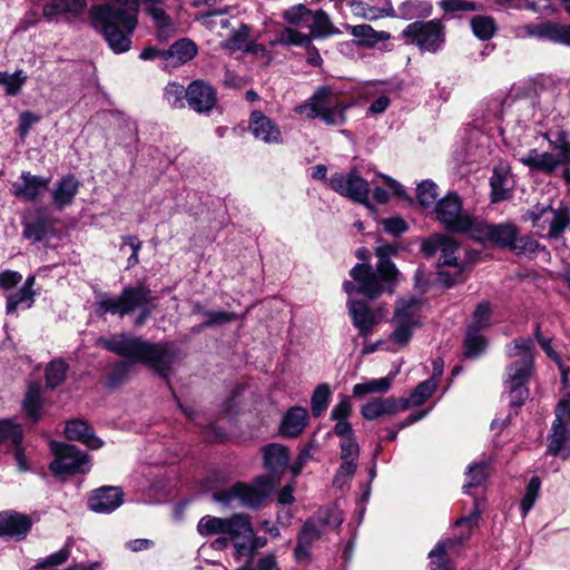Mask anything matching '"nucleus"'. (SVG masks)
<instances>
[{"label": "nucleus", "instance_id": "obj_41", "mask_svg": "<svg viewBox=\"0 0 570 570\" xmlns=\"http://www.w3.org/2000/svg\"><path fill=\"white\" fill-rule=\"evenodd\" d=\"M473 35L480 40H490L497 32V23L490 16H474L470 20Z\"/></svg>", "mask_w": 570, "mask_h": 570}, {"label": "nucleus", "instance_id": "obj_18", "mask_svg": "<svg viewBox=\"0 0 570 570\" xmlns=\"http://www.w3.org/2000/svg\"><path fill=\"white\" fill-rule=\"evenodd\" d=\"M517 38H538L570 47V24L529 23L517 28Z\"/></svg>", "mask_w": 570, "mask_h": 570}, {"label": "nucleus", "instance_id": "obj_7", "mask_svg": "<svg viewBox=\"0 0 570 570\" xmlns=\"http://www.w3.org/2000/svg\"><path fill=\"white\" fill-rule=\"evenodd\" d=\"M351 107L352 104L342 100L332 87L323 86L307 101L296 106L294 111L307 119L321 118L328 126H342Z\"/></svg>", "mask_w": 570, "mask_h": 570}, {"label": "nucleus", "instance_id": "obj_39", "mask_svg": "<svg viewBox=\"0 0 570 570\" xmlns=\"http://www.w3.org/2000/svg\"><path fill=\"white\" fill-rule=\"evenodd\" d=\"M42 397H41V387L39 384H32L28 387L22 407L24 413L29 419L33 422H37L41 419V410H42Z\"/></svg>", "mask_w": 570, "mask_h": 570}, {"label": "nucleus", "instance_id": "obj_19", "mask_svg": "<svg viewBox=\"0 0 570 570\" xmlns=\"http://www.w3.org/2000/svg\"><path fill=\"white\" fill-rule=\"evenodd\" d=\"M87 4V0H49L42 7V16L49 22L72 23L82 16Z\"/></svg>", "mask_w": 570, "mask_h": 570}, {"label": "nucleus", "instance_id": "obj_58", "mask_svg": "<svg viewBox=\"0 0 570 570\" xmlns=\"http://www.w3.org/2000/svg\"><path fill=\"white\" fill-rule=\"evenodd\" d=\"M164 97L167 102L173 107H184V98H186V89L184 86L173 82L167 85L164 91Z\"/></svg>", "mask_w": 570, "mask_h": 570}, {"label": "nucleus", "instance_id": "obj_16", "mask_svg": "<svg viewBox=\"0 0 570 570\" xmlns=\"http://www.w3.org/2000/svg\"><path fill=\"white\" fill-rule=\"evenodd\" d=\"M328 186L341 196L368 206L370 184L355 169L335 173L328 179Z\"/></svg>", "mask_w": 570, "mask_h": 570}, {"label": "nucleus", "instance_id": "obj_61", "mask_svg": "<svg viewBox=\"0 0 570 570\" xmlns=\"http://www.w3.org/2000/svg\"><path fill=\"white\" fill-rule=\"evenodd\" d=\"M47 235V227L43 222H27L23 224V236L33 242H41Z\"/></svg>", "mask_w": 570, "mask_h": 570}, {"label": "nucleus", "instance_id": "obj_32", "mask_svg": "<svg viewBox=\"0 0 570 570\" xmlns=\"http://www.w3.org/2000/svg\"><path fill=\"white\" fill-rule=\"evenodd\" d=\"M520 161L531 170L544 174H551L560 165H563L553 153H539L537 149L529 150L527 155L520 158Z\"/></svg>", "mask_w": 570, "mask_h": 570}, {"label": "nucleus", "instance_id": "obj_57", "mask_svg": "<svg viewBox=\"0 0 570 570\" xmlns=\"http://www.w3.org/2000/svg\"><path fill=\"white\" fill-rule=\"evenodd\" d=\"M550 146L556 151V156L562 164H570V140L564 131L558 132L554 140L550 141Z\"/></svg>", "mask_w": 570, "mask_h": 570}, {"label": "nucleus", "instance_id": "obj_60", "mask_svg": "<svg viewBox=\"0 0 570 570\" xmlns=\"http://www.w3.org/2000/svg\"><path fill=\"white\" fill-rule=\"evenodd\" d=\"M360 13L366 20H377L383 17L395 18L396 10L393 8L391 0H386V6L383 8L367 7L362 9Z\"/></svg>", "mask_w": 570, "mask_h": 570}, {"label": "nucleus", "instance_id": "obj_8", "mask_svg": "<svg viewBox=\"0 0 570 570\" xmlns=\"http://www.w3.org/2000/svg\"><path fill=\"white\" fill-rule=\"evenodd\" d=\"M423 306L424 299L415 295L396 299L390 321L392 327L390 340L393 344L404 347L410 343L414 332L423 325Z\"/></svg>", "mask_w": 570, "mask_h": 570}, {"label": "nucleus", "instance_id": "obj_20", "mask_svg": "<svg viewBox=\"0 0 570 570\" xmlns=\"http://www.w3.org/2000/svg\"><path fill=\"white\" fill-rule=\"evenodd\" d=\"M519 229L512 223L490 225L475 220L474 229L470 234L474 238L488 239L501 247H510L518 236Z\"/></svg>", "mask_w": 570, "mask_h": 570}, {"label": "nucleus", "instance_id": "obj_46", "mask_svg": "<svg viewBox=\"0 0 570 570\" xmlns=\"http://www.w3.org/2000/svg\"><path fill=\"white\" fill-rule=\"evenodd\" d=\"M438 382L434 377H431L422 383H420L415 390L411 393L410 397L405 399L409 402V407L411 405L419 406L422 405L436 390Z\"/></svg>", "mask_w": 570, "mask_h": 570}, {"label": "nucleus", "instance_id": "obj_54", "mask_svg": "<svg viewBox=\"0 0 570 570\" xmlns=\"http://www.w3.org/2000/svg\"><path fill=\"white\" fill-rule=\"evenodd\" d=\"M67 364L61 360L52 361L46 368V382L51 389L58 386L66 377Z\"/></svg>", "mask_w": 570, "mask_h": 570}, {"label": "nucleus", "instance_id": "obj_45", "mask_svg": "<svg viewBox=\"0 0 570 570\" xmlns=\"http://www.w3.org/2000/svg\"><path fill=\"white\" fill-rule=\"evenodd\" d=\"M36 292L20 288L7 297V314L14 313L18 308H30L35 303Z\"/></svg>", "mask_w": 570, "mask_h": 570}, {"label": "nucleus", "instance_id": "obj_64", "mask_svg": "<svg viewBox=\"0 0 570 570\" xmlns=\"http://www.w3.org/2000/svg\"><path fill=\"white\" fill-rule=\"evenodd\" d=\"M445 237L446 235L443 234H433L432 236L423 240L421 245L422 252L428 256L434 255L438 250H441Z\"/></svg>", "mask_w": 570, "mask_h": 570}, {"label": "nucleus", "instance_id": "obj_52", "mask_svg": "<svg viewBox=\"0 0 570 570\" xmlns=\"http://www.w3.org/2000/svg\"><path fill=\"white\" fill-rule=\"evenodd\" d=\"M27 77L21 70L13 73L0 71V86L4 87L8 96H16L20 92Z\"/></svg>", "mask_w": 570, "mask_h": 570}, {"label": "nucleus", "instance_id": "obj_4", "mask_svg": "<svg viewBox=\"0 0 570 570\" xmlns=\"http://www.w3.org/2000/svg\"><path fill=\"white\" fill-rule=\"evenodd\" d=\"M533 348V341L525 337L514 340L507 347L510 357H518L507 366L503 381L509 403L513 407H520L529 397L528 382L534 372Z\"/></svg>", "mask_w": 570, "mask_h": 570}, {"label": "nucleus", "instance_id": "obj_62", "mask_svg": "<svg viewBox=\"0 0 570 570\" xmlns=\"http://www.w3.org/2000/svg\"><path fill=\"white\" fill-rule=\"evenodd\" d=\"M539 248V243L530 236H515L511 249L517 254L531 255Z\"/></svg>", "mask_w": 570, "mask_h": 570}, {"label": "nucleus", "instance_id": "obj_36", "mask_svg": "<svg viewBox=\"0 0 570 570\" xmlns=\"http://www.w3.org/2000/svg\"><path fill=\"white\" fill-rule=\"evenodd\" d=\"M229 12L228 7H224L217 10H208L199 12L195 20L200 22L210 31H215L218 36L223 37L222 30L229 29L232 27L230 19L227 17Z\"/></svg>", "mask_w": 570, "mask_h": 570}, {"label": "nucleus", "instance_id": "obj_59", "mask_svg": "<svg viewBox=\"0 0 570 570\" xmlns=\"http://www.w3.org/2000/svg\"><path fill=\"white\" fill-rule=\"evenodd\" d=\"M341 460L357 462L360 456V446L354 435L345 438L340 443Z\"/></svg>", "mask_w": 570, "mask_h": 570}, {"label": "nucleus", "instance_id": "obj_49", "mask_svg": "<svg viewBox=\"0 0 570 570\" xmlns=\"http://www.w3.org/2000/svg\"><path fill=\"white\" fill-rule=\"evenodd\" d=\"M535 337L539 342V344L541 345L542 350L544 351V353L552 360L554 361L558 366H559V370L561 372V379H562V384L564 387L568 386V375L570 373V368L569 367H566L561 361V357L559 356V354L552 348L551 344H550V341L542 337L541 334H540V326L537 325L535 326Z\"/></svg>", "mask_w": 570, "mask_h": 570}, {"label": "nucleus", "instance_id": "obj_28", "mask_svg": "<svg viewBox=\"0 0 570 570\" xmlns=\"http://www.w3.org/2000/svg\"><path fill=\"white\" fill-rule=\"evenodd\" d=\"M513 178L507 165H499L494 168L490 179L492 202L498 203L511 197Z\"/></svg>", "mask_w": 570, "mask_h": 570}, {"label": "nucleus", "instance_id": "obj_13", "mask_svg": "<svg viewBox=\"0 0 570 570\" xmlns=\"http://www.w3.org/2000/svg\"><path fill=\"white\" fill-rule=\"evenodd\" d=\"M402 36L421 51L435 53L445 42V27L440 20L415 21L406 26Z\"/></svg>", "mask_w": 570, "mask_h": 570}, {"label": "nucleus", "instance_id": "obj_50", "mask_svg": "<svg viewBox=\"0 0 570 570\" xmlns=\"http://www.w3.org/2000/svg\"><path fill=\"white\" fill-rule=\"evenodd\" d=\"M416 197L424 208H433L438 198V186L431 180H424L417 185Z\"/></svg>", "mask_w": 570, "mask_h": 570}, {"label": "nucleus", "instance_id": "obj_9", "mask_svg": "<svg viewBox=\"0 0 570 570\" xmlns=\"http://www.w3.org/2000/svg\"><path fill=\"white\" fill-rule=\"evenodd\" d=\"M342 522V513L336 508L320 509L315 517L305 522L297 537V546L294 550L296 560H307L313 543L327 531L337 529Z\"/></svg>", "mask_w": 570, "mask_h": 570}, {"label": "nucleus", "instance_id": "obj_31", "mask_svg": "<svg viewBox=\"0 0 570 570\" xmlns=\"http://www.w3.org/2000/svg\"><path fill=\"white\" fill-rule=\"evenodd\" d=\"M230 35L220 42V48L229 53L236 51L250 52L253 51V40L250 38L252 28L245 23H239L238 27H230Z\"/></svg>", "mask_w": 570, "mask_h": 570}, {"label": "nucleus", "instance_id": "obj_6", "mask_svg": "<svg viewBox=\"0 0 570 570\" xmlns=\"http://www.w3.org/2000/svg\"><path fill=\"white\" fill-rule=\"evenodd\" d=\"M153 301L151 291L142 284L125 287L117 297L108 294H100L97 297L96 311L100 316L106 314L124 317L127 314L139 309L140 313L135 320L136 326H141L151 315L149 304Z\"/></svg>", "mask_w": 570, "mask_h": 570}, {"label": "nucleus", "instance_id": "obj_1", "mask_svg": "<svg viewBox=\"0 0 570 570\" xmlns=\"http://www.w3.org/2000/svg\"><path fill=\"white\" fill-rule=\"evenodd\" d=\"M98 344L117 355L128 358V361L119 362L115 366V375H122L130 371L135 363H142L159 376L167 379L175 360V353L167 344L150 343L126 334L100 337Z\"/></svg>", "mask_w": 570, "mask_h": 570}, {"label": "nucleus", "instance_id": "obj_40", "mask_svg": "<svg viewBox=\"0 0 570 570\" xmlns=\"http://www.w3.org/2000/svg\"><path fill=\"white\" fill-rule=\"evenodd\" d=\"M282 17L288 24L287 28L296 30L308 27L309 18L312 17V10L304 4H296L283 11Z\"/></svg>", "mask_w": 570, "mask_h": 570}, {"label": "nucleus", "instance_id": "obj_5", "mask_svg": "<svg viewBox=\"0 0 570 570\" xmlns=\"http://www.w3.org/2000/svg\"><path fill=\"white\" fill-rule=\"evenodd\" d=\"M397 253V247L393 244H380L375 248L379 258L377 274L373 272L371 265L356 264L350 272L352 278L357 283V287L350 281L344 282L345 292L351 295L355 291L368 298L377 297L382 291L381 281L392 282L396 278L399 271L390 258Z\"/></svg>", "mask_w": 570, "mask_h": 570}, {"label": "nucleus", "instance_id": "obj_15", "mask_svg": "<svg viewBox=\"0 0 570 570\" xmlns=\"http://www.w3.org/2000/svg\"><path fill=\"white\" fill-rule=\"evenodd\" d=\"M460 247L451 237L446 236L441 247L439 258L438 281L451 287L464 279L468 264L459 254Z\"/></svg>", "mask_w": 570, "mask_h": 570}, {"label": "nucleus", "instance_id": "obj_34", "mask_svg": "<svg viewBox=\"0 0 570 570\" xmlns=\"http://www.w3.org/2000/svg\"><path fill=\"white\" fill-rule=\"evenodd\" d=\"M307 410L302 406L291 407L283 417L281 433L284 436L295 438L299 435L307 424Z\"/></svg>", "mask_w": 570, "mask_h": 570}, {"label": "nucleus", "instance_id": "obj_17", "mask_svg": "<svg viewBox=\"0 0 570 570\" xmlns=\"http://www.w3.org/2000/svg\"><path fill=\"white\" fill-rule=\"evenodd\" d=\"M569 402H559L556 407V419L549 434L548 451L552 455H560L562 459L570 456V410Z\"/></svg>", "mask_w": 570, "mask_h": 570}, {"label": "nucleus", "instance_id": "obj_42", "mask_svg": "<svg viewBox=\"0 0 570 570\" xmlns=\"http://www.w3.org/2000/svg\"><path fill=\"white\" fill-rule=\"evenodd\" d=\"M332 391L327 383L316 386L311 397V411L314 417L321 416L327 409L331 401Z\"/></svg>", "mask_w": 570, "mask_h": 570}, {"label": "nucleus", "instance_id": "obj_44", "mask_svg": "<svg viewBox=\"0 0 570 570\" xmlns=\"http://www.w3.org/2000/svg\"><path fill=\"white\" fill-rule=\"evenodd\" d=\"M429 11L430 6L426 2L405 0L399 6L395 18L412 20L428 13Z\"/></svg>", "mask_w": 570, "mask_h": 570}, {"label": "nucleus", "instance_id": "obj_2", "mask_svg": "<svg viewBox=\"0 0 570 570\" xmlns=\"http://www.w3.org/2000/svg\"><path fill=\"white\" fill-rule=\"evenodd\" d=\"M264 463L269 475L258 476L253 484L236 483L213 494L215 502L232 505L238 502L248 508H258L271 494L277 483V474L288 465L287 449L279 444H269L264 448Z\"/></svg>", "mask_w": 570, "mask_h": 570}, {"label": "nucleus", "instance_id": "obj_23", "mask_svg": "<svg viewBox=\"0 0 570 570\" xmlns=\"http://www.w3.org/2000/svg\"><path fill=\"white\" fill-rule=\"evenodd\" d=\"M186 100L193 110L203 114L214 108L217 97L215 89L209 83L195 80L186 88Z\"/></svg>", "mask_w": 570, "mask_h": 570}, {"label": "nucleus", "instance_id": "obj_29", "mask_svg": "<svg viewBox=\"0 0 570 570\" xmlns=\"http://www.w3.org/2000/svg\"><path fill=\"white\" fill-rule=\"evenodd\" d=\"M348 311L353 320L354 326L363 337H367L377 323L373 311L361 301H348Z\"/></svg>", "mask_w": 570, "mask_h": 570}, {"label": "nucleus", "instance_id": "obj_21", "mask_svg": "<svg viewBox=\"0 0 570 570\" xmlns=\"http://www.w3.org/2000/svg\"><path fill=\"white\" fill-rule=\"evenodd\" d=\"M50 184V178L31 175L22 171L19 178L12 183L11 194L19 199L33 202L38 199Z\"/></svg>", "mask_w": 570, "mask_h": 570}, {"label": "nucleus", "instance_id": "obj_51", "mask_svg": "<svg viewBox=\"0 0 570 570\" xmlns=\"http://www.w3.org/2000/svg\"><path fill=\"white\" fill-rule=\"evenodd\" d=\"M468 482L463 485L465 493H470L472 488L481 485L488 476V463L482 461L472 463L468 470Z\"/></svg>", "mask_w": 570, "mask_h": 570}, {"label": "nucleus", "instance_id": "obj_12", "mask_svg": "<svg viewBox=\"0 0 570 570\" xmlns=\"http://www.w3.org/2000/svg\"><path fill=\"white\" fill-rule=\"evenodd\" d=\"M50 449L55 460L49 464V469L56 476L86 473L90 470L88 454L81 452L77 446L51 442Z\"/></svg>", "mask_w": 570, "mask_h": 570}, {"label": "nucleus", "instance_id": "obj_30", "mask_svg": "<svg viewBox=\"0 0 570 570\" xmlns=\"http://www.w3.org/2000/svg\"><path fill=\"white\" fill-rule=\"evenodd\" d=\"M79 187L80 183L75 176L67 175L62 177L51 190L53 207L61 210L71 205Z\"/></svg>", "mask_w": 570, "mask_h": 570}, {"label": "nucleus", "instance_id": "obj_47", "mask_svg": "<svg viewBox=\"0 0 570 570\" xmlns=\"http://www.w3.org/2000/svg\"><path fill=\"white\" fill-rule=\"evenodd\" d=\"M487 347V342L480 331L468 328L464 341V355L466 357L479 356Z\"/></svg>", "mask_w": 570, "mask_h": 570}, {"label": "nucleus", "instance_id": "obj_53", "mask_svg": "<svg viewBox=\"0 0 570 570\" xmlns=\"http://www.w3.org/2000/svg\"><path fill=\"white\" fill-rule=\"evenodd\" d=\"M492 309L488 302H481L476 305L473 315L472 323L468 328L482 331L491 325Z\"/></svg>", "mask_w": 570, "mask_h": 570}, {"label": "nucleus", "instance_id": "obj_26", "mask_svg": "<svg viewBox=\"0 0 570 570\" xmlns=\"http://www.w3.org/2000/svg\"><path fill=\"white\" fill-rule=\"evenodd\" d=\"M31 529V520L24 514L17 512L0 513V537L22 540Z\"/></svg>", "mask_w": 570, "mask_h": 570}, {"label": "nucleus", "instance_id": "obj_25", "mask_svg": "<svg viewBox=\"0 0 570 570\" xmlns=\"http://www.w3.org/2000/svg\"><path fill=\"white\" fill-rule=\"evenodd\" d=\"M409 409V402L405 397L394 399H374L361 409V414L365 420L372 421L382 415H392Z\"/></svg>", "mask_w": 570, "mask_h": 570}, {"label": "nucleus", "instance_id": "obj_22", "mask_svg": "<svg viewBox=\"0 0 570 570\" xmlns=\"http://www.w3.org/2000/svg\"><path fill=\"white\" fill-rule=\"evenodd\" d=\"M249 130L253 136L268 145L283 142L279 126L259 110H254L249 117Z\"/></svg>", "mask_w": 570, "mask_h": 570}, {"label": "nucleus", "instance_id": "obj_11", "mask_svg": "<svg viewBox=\"0 0 570 570\" xmlns=\"http://www.w3.org/2000/svg\"><path fill=\"white\" fill-rule=\"evenodd\" d=\"M307 29L309 33L293 28H284L277 35V42L284 46L309 48L312 38H325L337 32L328 14L323 10L312 11Z\"/></svg>", "mask_w": 570, "mask_h": 570}, {"label": "nucleus", "instance_id": "obj_10", "mask_svg": "<svg viewBox=\"0 0 570 570\" xmlns=\"http://www.w3.org/2000/svg\"><path fill=\"white\" fill-rule=\"evenodd\" d=\"M435 219L449 232L471 234L475 219L463 209L461 197L456 193H448L433 207Z\"/></svg>", "mask_w": 570, "mask_h": 570}, {"label": "nucleus", "instance_id": "obj_3", "mask_svg": "<svg viewBox=\"0 0 570 570\" xmlns=\"http://www.w3.org/2000/svg\"><path fill=\"white\" fill-rule=\"evenodd\" d=\"M138 4L130 2L129 9H121L110 3L95 4L88 16L94 29L101 32L115 53L130 49L131 35L138 22Z\"/></svg>", "mask_w": 570, "mask_h": 570}, {"label": "nucleus", "instance_id": "obj_63", "mask_svg": "<svg viewBox=\"0 0 570 570\" xmlns=\"http://www.w3.org/2000/svg\"><path fill=\"white\" fill-rule=\"evenodd\" d=\"M352 414V403L348 396L342 395L332 409L331 420H348Z\"/></svg>", "mask_w": 570, "mask_h": 570}, {"label": "nucleus", "instance_id": "obj_14", "mask_svg": "<svg viewBox=\"0 0 570 570\" xmlns=\"http://www.w3.org/2000/svg\"><path fill=\"white\" fill-rule=\"evenodd\" d=\"M525 218L531 220L533 227L539 230L547 229L543 236L551 240L560 239L570 224L569 214L566 210H556L551 205L533 206L527 212Z\"/></svg>", "mask_w": 570, "mask_h": 570}, {"label": "nucleus", "instance_id": "obj_35", "mask_svg": "<svg viewBox=\"0 0 570 570\" xmlns=\"http://www.w3.org/2000/svg\"><path fill=\"white\" fill-rule=\"evenodd\" d=\"M65 434L69 440L85 443L90 449H100L104 442L94 435L88 424L81 420H71L67 423Z\"/></svg>", "mask_w": 570, "mask_h": 570}, {"label": "nucleus", "instance_id": "obj_24", "mask_svg": "<svg viewBox=\"0 0 570 570\" xmlns=\"http://www.w3.org/2000/svg\"><path fill=\"white\" fill-rule=\"evenodd\" d=\"M124 502V493L118 487H102L92 492L89 508L97 513H110Z\"/></svg>", "mask_w": 570, "mask_h": 570}, {"label": "nucleus", "instance_id": "obj_33", "mask_svg": "<svg viewBox=\"0 0 570 570\" xmlns=\"http://www.w3.org/2000/svg\"><path fill=\"white\" fill-rule=\"evenodd\" d=\"M196 55V43L190 39L184 38L174 42L168 50H165L163 53V59L173 66H177L188 62Z\"/></svg>", "mask_w": 570, "mask_h": 570}, {"label": "nucleus", "instance_id": "obj_37", "mask_svg": "<svg viewBox=\"0 0 570 570\" xmlns=\"http://www.w3.org/2000/svg\"><path fill=\"white\" fill-rule=\"evenodd\" d=\"M225 529V534H228L233 540L239 538L250 539L253 537L250 518L244 513H235L226 518Z\"/></svg>", "mask_w": 570, "mask_h": 570}, {"label": "nucleus", "instance_id": "obj_56", "mask_svg": "<svg viewBox=\"0 0 570 570\" xmlns=\"http://www.w3.org/2000/svg\"><path fill=\"white\" fill-rule=\"evenodd\" d=\"M357 469V462L342 461L333 479V485L343 489L346 487Z\"/></svg>", "mask_w": 570, "mask_h": 570}, {"label": "nucleus", "instance_id": "obj_38", "mask_svg": "<svg viewBox=\"0 0 570 570\" xmlns=\"http://www.w3.org/2000/svg\"><path fill=\"white\" fill-rule=\"evenodd\" d=\"M396 372H391L389 375L380 379L368 380L366 382L357 383L353 386V395L355 397H362L366 394L372 393H386L396 375Z\"/></svg>", "mask_w": 570, "mask_h": 570}, {"label": "nucleus", "instance_id": "obj_48", "mask_svg": "<svg viewBox=\"0 0 570 570\" xmlns=\"http://www.w3.org/2000/svg\"><path fill=\"white\" fill-rule=\"evenodd\" d=\"M226 528V518H218L212 515L203 517L198 524L197 531L200 535H214V534H225Z\"/></svg>", "mask_w": 570, "mask_h": 570}, {"label": "nucleus", "instance_id": "obj_55", "mask_svg": "<svg viewBox=\"0 0 570 570\" xmlns=\"http://www.w3.org/2000/svg\"><path fill=\"white\" fill-rule=\"evenodd\" d=\"M541 481L539 476H532L527 485L525 494L521 501V510L523 517H525L532 509L540 491Z\"/></svg>", "mask_w": 570, "mask_h": 570}, {"label": "nucleus", "instance_id": "obj_27", "mask_svg": "<svg viewBox=\"0 0 570 570\" xmlns=\"http://www.w3.org/2000/svg\"><path fill=\"white\" fill-rule=\"evenodd\" d=\"M23 438L22 429L19 424L13 423L11 420H0V443L10 441L14 446L13 455L19 470H28L24 459L23 449L20 443Z\"/></svg>", "mask_w": 570, "mask_h": 570}, {"label": "nucleus", "instance_id": "obj_43", "mask_svg": "<svg viewBox=\"0 0 570 570\" xmlns=\"http://www.w3.org/2000/svg\"><path fill=\"white\" fill-rule=\"evenodd\" d=\"M456 543L458 542L452 539H448V540L440 541L436 543L434 549L430 551L429 558H431V559L439 558L440 561L439 562L432 561L431 570H453V567L450 564V562L442 558L446 554V552L450 549L454 548L456 546Z\"/></svg>", "mask_w": 570, "mask_h": 570}]
</instances>
